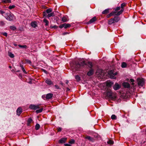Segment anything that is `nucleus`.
<instances>
[{"label":"nucleus","mask_w":146,"mask_h":146,"mask_svg":"<svg viewBox=\"0 0 146 146\" xmlns=\"http://www.w3.org/2000/svg\"><path fill=\"white\" fill-rule=\"evenodd\" d=\"M87 65L88 66L91 68L93 66L92 63L89 62L87 63H86L84 61L78 62V61H75L74 63L73 64L72 66L73 70L74 71H80L82 68Z\"/></svg>","instance_id":"f257e3e1"},{"label":"nucleus","mask_w":146,"mask_h":146,"mask_svg":"<svg viewBox=\"0 0 146 146\" xmlns=\"http://www.w3.org/2000/svg\"><path fill=\"white\" fill-rule=\"evenodd\" d=\"M4 17L7 20L9 21H11L14 18L13 15L10 12L9 13H6Z\"/></svg>","instance_id":"f03ea898"},{"label":"nucleus","mask_w":146,"mask_h":146,"mask_svg":"<svg viewBox=\"0 0 146 146\" xmlns=\"http://www.w3.org/2000/svg\"><path fill=\"white\" fill-rule=\"evenodd\" d=\"M121 9L120 7H117L114 9V11L113 12H115L114 14L115 16H118L121 15L123 11V9H121L119 11H118L119 10Z\"/></svg>","instance_id":"7ed1b4c3"},{"label":"nucleus","mask_w":146,"mask_h":146,"mask_svg":"<svg viewBox=\"0 0 146 146\" xmlns=\"http://www.w3.org/2000/svg\"><path fill=\"white\" fill-rule=\"evenodd\" d=\"M108 74L110 75L111 78L113 79H116V78L115 76L117 74L116 72H114L113 70H111L108 72Z\"/></svg>","instance_id":"20e7f679"},{"label":"nucleus","mask_w":146,"mask_h":146,"mask_svg":"<svg viewBox=\"0 0 146 146\" xmlns=\"http://www.w3.org/2000/svg\"><path fill=\"white\" fill-rule=\"evenodd\" d=\"M137 82L139 87H143L144 84V80L143 79L138 78L137 80Z\"/></svg>","instance_id":"39448f33"},{"label":"nucleus","mask_w":146,"mask_h":146,"mask_svg":"<svg viewBox=\"0 0 146 146\" xmlns=\"http://www.w3.org/2000/svg\"><path fill=\"white\" fill-rule=\"evenodd\" d=\"M96 74L98 77L103 76L104 75L103 70L101 69H98L96 72Z\"/></svg>","instance_id":"423d86ee"},{"label":"nucleus","mask_w":146,"mask_h":146,"mask_svg":"<svg viewBox=\"0 0 146 146\" xmlns=\"http://www.w3.org/2000/svg\"><path fill=\"white\" fill-rule=\"evenodd\" d=\"M29 108L31 109L36 110L39 108V105H38L31 104L29 106Z\"/></svg>","instance_id":"0eeeda50"},{"label":"nucleus","mask_w":146,"mask_h":146,"mask_svg":"<svg viewBox=\"0 0 146 146\" xmlns=\"http://www.w3.org/2000/svg\"><path fill=\"white\" fill-rule=\"evenodd\" d=\"M112 91L111 90H109L107 91V96L109 97L110 98H115L116 96H114V97H112Z\"/></svg>","instance_id":"6e6552de"},{"label":"nucleus","mask_w":146,"mask_h":146,"mask_svg":"<svg viewBox=\"0 0 146 146\" xmlns=\"http://www.w3.org/2000/svg\"><path fill=\"white\" fill-rule=\"evenodd\" d=\"M120 88V85L117 83H116L113 87V89L115 90L119 89Z\"/></svg>","instance_id":"1a4fd4ad"},{"label":"nucleus","mask_w":146,"mask_h":146,"mask_svg":"<svg viewBox=\"0 0 146 146\" xmlns=\"http://www.w3.org/2000/svg\"><path fill=\"white\" fill-rule=\"evenodd\" d=\"M45 82L49 85H54L53 83L50 79H46Z\"/></svg>","instance_id":"9d476101"},{"label":"nucleus","mask_w":146,"mask_h":146,"mask_svg":"<svg viewBox=\"0 0 146 146\" xmlns=\"http://www.w3.org/2000/svg\"><path fill=\"white\" fill-rule=\"evenodd\" d=\"M94 70L92 69H91L87 73V75L89 76H90L94 74Z\"/></svg>","instance_id":"9b49d317"},{"label":"nucleus","mask_w":146,"mask_h":146,"mask_svg":"<svg viewBox=\"0 0 146 146\" xmlns=\"http://www.w3.org/2000/svg\"><path fill=\"white\" fill-rule=\"evenodd\" d=\"M53 96V94L51 93H49L46 95V98L47 99H49L51 98Z\"/></svg>","instance_id":"f8f14e48"},{"label":"nucleus","mask_w":146,"mask_h":146,"mask_svg":"<svg viewBox=\"0 0 146 146\" xmlns=\"http://www.w3.org/2000/svg\"><path fill=\"white\" fill-rule=\"evenodd\" d=\"M22 111V109L21 108H19L17 110V114L19 115Z\"/></svg>","instance_id":"ddd939ff"},{"label":"nucleus","mask_w":146,"mask_h":146,"mask_svg":"<svg viewBox=\"0 0 146 146\" xmlns=\"http://www.w3.org/2000/svg\"><path fill=\"white\" fill-rule=\"evenodd\" d=\"M96 20V17H93L91 19L90 21L88 23V24L91 23H93Z\"/></svg>","instance_id":"4468645a"},{"label":"nucleus","mask_w":146,"mask_h":146,"mask_svg":"<svg viewBox=\"0 0 146 146\" xmlns=\"http://www.w3.org/2000/svg\"><path fill=\"white\" fill-rule=\"evenodd\" d=\"M66 138H62L59 141V143H64L66 141Z\"/></svg>","instance_id":"2eb2a0df"},{"label":"nucleus","mask_w":146,"mask_h":146,"mask_svg":"<svg viewBox=\"0 0 146 146\" xmlns=\"http://www.w3.org/2000/svg\"><path fill=\"white\" fill-rule=\"evenodd\" d=\"M31 25L33 28H35L37 27V23L36 22H32L31 23Z\"/></svg>","instance_id":"dca6fc26"},{"label":"nucleus","mask_w":146,"mask_h":146,"mask_svg":"<svg viewBox=\"0 0 146 146\" xmlns=\"http://www.w3.org/2000/svg\"><path fill=\"white\" fill-rule=\"evenodd\" d=\"M123 86L125 88H129L130 87L129 84L127 82H124L123 84Z\"/></svg>","instance_id":"f3484780"},{"label":"nucleus","mask_w":146,"mask_h":146,"mask_svg":"<svg viewBox=\"0 0 146 146\" xmlns=\"http://www.w3.org/2000/svg\"><path fill=\"white\" fill-rule=\"evenodd\" d=\"M113 82L108 81L106 83V86L109 87H111L113 84Z\"/></svg>","instance_id":"a211bd4d"},{"label":"nucleus","mask_w":146,"mask_h":146,"mask_svg":"<svg viewBox=\"0 0 146 146\" xmlns=\"http://www.w3.org/2000/svg\"><path fill=\"white\" fill-rule=\"evenodd\" d=\"M86 138L88 139L90 141L93 142L94 141V139L89 136H87L86 137Z\"/></svg>","instance_id":"6ab92c4d"},{"label":"nucleus","mask_w":146,"mask_h":146,"mask_svg":"<svg viewBox=\"0 0 146 146\" xmlns=\"http://www.w3.org/2000/svg\"><path fill=\"white\" fill-rule=\"evenodd\" d=\"M115 23L117 22L120 19V18L118 17H116L113 18Z\"/></svg>","instance_id":"aec40b11"},{"label":"nucleus","mask_w":146,"mask_h":146,"mask_svg":"<svg viewBox=\"0 0 146 146\" xmlns=\"http://www.w3.org/2000/svg\"><path fill=\"white\" fill-rule=\"evenodd\" d=\"M115 13V12H113V11H112L107 16V18H109L110 17H111L112 16H113V15L114 16H115V14H114Z\"/></svg>","instance_id":"412c9836"},{"label":"nucleus","mask_w":146,"mask_h":146,"mask_svg":"<svg viewBox=\"0 0 146 146\" xmlns=\"http://www.w3.org/2000/svg\"><path fill=\"white\" fill-rule=\"evenodd\" d=\"M18 46L20 48L23 49H26L28 48L26 45H22L20 44H19Z\"/></svg>","instance_id":"4be33fe9"},{"label":"nucleus","mask_w":146,"mask_h":146,"mask_svg":"<svg viewBox=\"0 0 146 146\" xmlns=\"http://www.w3.org/2000/svg\"><path fill=\"white\" fill-rule=\"evenodd\" d=\"M114 23H115V22L113 18L110 19L108 21V24L109 25H111Z\"/></svg>","instance_id":"5701e85b"},{"label":"nucleus","mask_w":146,"mask_h":146,"mask_svg":"<svg viewBox=\"0 0 146 146\" xmlns=\"http://www.w3.org/2000/svg\"><path fill=\"white\" fill-rule=\"evenodd\" d=\"M127 65V64L124 62H122L121 64V66L122 68H124L126 67Z\"/></svg>","instance_id":"b1692460"},{"label":"nucleus","mask_w":146,"mask_h":146,"mask_svg":"<svg viewBox=\"0 0 146 146\" xmlns=\"http://www.w3.org/2000/svg\"><path fill=\"white\" fill-rule=\"evenodd\" d=\"M43 21L45 23V25L47 26L49 24L48 21L46 19H44L43 20Z\"/></svg>","instance_id":"393cba45"},{"label":"nucleus","mask_w":146,"mask_h":146,"mask_svg":"<svg viewBox=\"0 0 146 146\" xmlns=\"http://www.w3.org/2000/svg\"><path fill=\"white\" fill-rule=\"evenodd\" d=\"M109 12V9H107L104 10L102 12V14H106Z\"/></svg>","instance_id":"a878e982"},{"label":"nucleus","mask_w":146,"mask_h":146,"mask_svg":"<svg viewBox=\"0 0 146 146\" xmlns=\"http://www.w3.org/2000/svg\"><path fill=\"white\" fill-rule=\"evenodd\" d=\"M54 13L53 12L50 13L48 14L47 15V17L48 18H49L51 17H53L54 16Z\"/></svg>","instance_id":"bb28decb"},{"label":"nucleus","mask_w":146,"mask_h":146,"mask_svg":"<svg viewBox=\"0 0 146 146\" xmlns=\"http://www.w3.org/2000/svg\"><path fill=\"white\" fill-rule=\"evenodd\" d=\"M64 24H65L64 25V28L65 29H66L67 28L70 27L71 26V25L70 24H66V23H64Z\"/></svg>","instance_id":"cd10ccee"},{"label":"nucleus","mask_w":146,"mask_h":146,"mask_svg":"<svg viewBox=\"0 0 146 146\" xmlns=\"http://www.w3.org/2000/svg\"><path fill=\"white\" fill-rule=\"evenodd\" d=\"M62 21L63 22H65L68 21V19L65 17H63L62 18Z\"/></svg>","instance_id":"c85d7f7f"},{"label":"nucleus","mask_w":146,"mask_h":146,"mask_svg":"<svg viewBox=\"0 0 146 146\" xmlns=\"http://www.w3.org/2000/svg\"><path fill=\"white\" fill-rule=\"evenodd\" d=\"M32 120L31 118H29L27 120V125H29L30 123L32 122Z\"/></svg>","instance_id":"c756f323"},{"label":"nucleus","mask_w":146,"mask_h":146,"mask_svg":"<svg viewBox=\"0 0 146 146\" xmlns=\"http://www.w3.org/2000/svg\"><path fill=\"white\" fill-rule=\"evenodd\" d=\"M2 2L3 3H11V0H2Z\"/></svg>","instance_id":"7c9ffc66"},{"label":"nucleus","mask_w":146,"mask_h":146,"mask_svg":"<svg viewBox=\"0 0 146 146\" xmlns=\"http://www.w3.org/2000/svg\"><path fill=\"white\" fill-rule=\"evenodd\" d=\"M52 11V10L51 9H47L46 10V12L47 14H48L50 13Z\"/></svg>","instance_id":"2f4dec72"},{"label":"nucleus","mask_w":146,"mask_h":146,"mask_svg":"<svg viewBox=\"0 0 146 146\" xmlns=\"http://www.w3.org/2000/svg\"><path fill=\"white\" fill-rule=\"evenodd\" d=\"M43 109L42 108H41L40 109H39V110H37L36 111V112L37 113H40V112H41L42 110H43Z\"/></svg>","instance_id":"473e14b6"},{"label":"nucleus","mask_w":146,"mask_h":146,"mask_svg":"<svg viewBox=\"0 0 146 146\" xmlns=\"http://www.w3.org/2000/svg\"><path fill=\"white\" fill-rule=\"evenodd\" d=\"M21 68L22 69V70L23 71V72L25 74H26L27 73V72H26V71L25 70L24 67H23V65H21Z\"/></svg>","instance_id":"72a5a7b5"},{"label":"nucleus","mask_w":146,"mask_h":146,"mask_svg":"<svg viewBox=\"0 0 146 146\" xmlns=\"http://www.w3.org/2000/svg\"><path fill=\"white\" fill-rule=\"evenodd\" d=\"M40 127V126L38 124H36L35 126V129L36 130H38L39 129Z\"/></svg>","instance_id":"f704fd0d"},{"label":"nucleus","mask_w":146,"mask_h":146,"mask_svg":"<svg viewBox=\"0 0 146 146\" xmlns=\"http://www.w3.org/2000/svg\"><path fill=\"white\" fill-rule=\"evenodd\" d=\"M107 143L111 145H113L114 143V142L112 140H109L107 142Z\"/></svg>","instance_id":"c9c22d12"},{"label":"nucleus","mask_w":146,"mask_h":146,"mask_svg":"<svg viewBox=\"0 0 146 146\" xmlns=\"http://www.w3.org/2000/svg\"><path fill=\"white\" fill-rule=\"evenodd\" d=\"M9 55L10 57L11 58H13L14 57V55L11 52H9Z\"/></svg>","instance_id":"e433bc0d"},{"label":"nucleus","mask_w":146,"mask_h":146,"mask_svg":"<svg viewBox=\"0 0 146 146\" xmlns=\"http://www.w3.org/2000/svg\"><path fill=\"white\" fill-rule=\"evenodd\" d=\"M25 60L26 61V63L31 64V62L30 60L29 59H26Z\"/></svg>","instance_id":"4c0bfd02"},{"label":"nucleus","mask_w":146,"mask_h":146,"mask_svg":"<svg viewBox=\"0 0 146 146\" xmlns=\"http://www.w3.org/2000/svg\"><path fill=\"white\" fill-rule=\"evenodd\" d=\"M111 119H116L117 117L115 115H112L111 117Z\"/></svg>","instance_id":"58836bf2"},{"label":"nucleus","mask_w":146,"mask_h":146,"mask_svg":"<svg viewBox=\"0 0 146 146\" xmlns=\"http://www.w3.org/2000/svg\"><path fill=\"white\" fill-rule=\"evenodd\" d=\"M75 78L78 81H79L80 80V78L79 76L78 75L76 76L75 77Z\"/></svg>","instance_id":"ea45409f"},{"label":"nucleus","mask_w":146,"mask_h":146,"mask_svg":"<svg viewBox=\"0 0 146 146\" xmlns=\"http://www.w3.org/2000/svg\"><path fill=\"white\" fill-rule=\"evenodd\" d=\"M15 7V5H10L9 7V9H12L14 8Z\"/></svg>","instance_id":"a19ab883"},{"label":"nucleus","mask_w":146,"mask_h":146,"mask_svg":"<svg viewBox=\"0 0 146 146\" xmlns=\"http://www.w3.org/2000/svg\"><path fill=\"white\" fill-rule=\"evenodd\" d=\"M69 142L71 144H74L75 142V141L73 139H72L69 141Z\"/></svg>","instance_id":"79ce46f5"},{"label":"nucleus","mask_w":146,"mask_h":146,"mask_svg":"<svg viewBox=\"0 0 146 146\" xmlns=\"http://www.w3.org/2000/svg\"><path fill=\"white\" fill-rule=\"evenodd\" d=\"M58 27L56 25H54L53 26L51 25L50 26V28L51 29L54 28V29H56Z\"/></svg>","instance_id":"37998d69"},{"label":"nucleus","mask_w":146,"mask_h":146,"mask_svg":"<svg viewBox=\"0 0 146 146\" xmlns=\"http://www.w3.org/2000/svg\"><path fill=\"white\" fill-rule=\"evenodd\" d=\"M125 5V3H123L121 4V9H123V8Z\"/></svg>","instance_id":"c03bdc74"},{"label":"nucleus","mask_w":146,"mask_h":146,"mask_svg":"<svg viewBox=\"0 0 146 146\" xmlns=\"http://www.w3.org/2000/svg\"><path fill=\"white\" fill-rule=\"evenodd\" d=\"M5 25V23L3 21H0V26H3Z\"/></svg>","instance_id":"a18cd8bd"},{"label":"nucleus","mask_w":146,"mask_h":146,"mask_svg":"<svg viewBox=\"0 0 146 146\" xmlns=\"http://www.w3.org/2000/svg\"><path fill=\"white\" fill-rule=\"evenodd\" d=\"M5 13V12L1 10H0V14H1L3 16V14Z\"/></svg>","instance_id":"49530a36"},{"label":"nucleus","mask_w":146,"mask_h":146,"mask_svg":"<svg viewBox=\"0 0 146 146\" xmlns=\"http://www.w3.org/2000/svg\"><path fill=\"white\" fill-rule=\"evenodd\" d=\"M47 14L46 11H44L43 12V15L44 17H46Z\"/></svg>","instance_id":"de8ad7c7"},{"label":"nucleus","mask_w":146,"mask_h":146,"mask_svg":"<svg viewBox=\"0 0 146 146\" xmlns=\"http://www.w3.org/2000/svg\"><path fill=\"white\" fill-rule=\"evenodd\" d=\"M10 29L13 30H15L16 29L15 27L13 26H11L10 27Z\"/></svg>","instance_id":"09e8293b"},{"label":"nucleus","mask_w":146,"mask_h":146,"mask_svg":"<svg viewBox=\"0 0 146 146\" xmlns=\"http://www.w3.org/2000/svg\"><path fill=\"white\" fill-rule=\"evenodd\" d=\"M134 80L133 79H130V81L131 82H132L131 84L132 85H133L134 84V83H133V82H134Z\"/></svg>","instance_id":"8fccbe9b"},{"label":"nucleus","mask_w":146,"mask_h":146,"mask_svg":"<svg viewBox=\"0 0 146 146\" xmlns=\"http://www.w3.org/2000/svg\"><path fill=\"white\" fill-rule=\"evenodd\" d=\"M64 25H65V24H63L60 25L59 26V27L60 28H62L63 27H64Z\"/></svg>","instance_id":"3c124183"},{"label":"nucleus","mask_w":146,"mask_h":146,"mask_svg":"<svg viewBox=\"0 0 146 146\" xmlns=\"http://www.w3.org/2000/svg\"><path fill=\"white\" fill-rule=\"evenodd\" d=\"M2 34H3V35L4 36H7V33H6V32H5V33H2Z\"/></svg>","instance_id":"603ef678"},{"label":"nucleus","mask_w":146,"mask_h":146,"mask_svg":"<svg viewBox=\"0 0 146 146\" xmlns=\"http://www.w3.org/2000/svg\"><path fill=\"white\" fill-rule=\"evenodd\" d=\"M57 129L58 132L62 130V128L61 127H58Z\"/></svg>","instance_id":"864d4df0"},{"label":"nucleus","mask_w":146,"mask_h":146,"mask_svg":"<svg viewBox=\"0 0 146 146\" xmlns=\"http://www.w3.org/2000/svg\"><path fill=\"white\" fill-rule=\"evenodd\" d=\"M55 88L56 89H59V87L57 85H55Z\"/></svg>","instance_id":"5fc2aeb1"},{"label":"nucleus","mask_w":146,"mask_h":146,"mask_svg":"<svg viewBox=\"0 0 146 146\" xmlns=\"http://www.w3.org/2000/svg\"><path fill=\"white\" fill-rule=\"evenodd\" d=\"M43 72H44V73H45L46 74H47L48 73V72L45 70L43 69L42 70Z\"/></svg>","instance_id":"6e6d98bb"},{"label":"nucleus","mask_w":146,"mask_h":146,"mask_svg":"<svg viewBox=\"0 0 146 146\" xmlns=\"http://www.w3.org/2000/svg\"><path fill=\"white\" fill-rule=\"evenodd\" d=\"M66 146H71V145L69 144H66L64 145Z\"/></svg>","instance_id":"4d7b16f0"},{"label":"nucleus","mask_w":146,"mask_h":146,"mask_svg":"<svg viewBox=\"0 0 146 146\" xmlns=\"http://www.w3.org/2000/svg\"><path fill=\"white\" fill-rule=\"evenodd\" d=\"M68 33L67 32H65L63 33V35H65Z\"/></svg>","instance_id":"13d9d810"},{"label":"nucleus","mask_w":146,"mask_h":146,"mask_svg":"<svg viewBox=\"0 0 146 146\" xmlns=\"http://www.w3.org/2000/svg\"><path fill=\"white\" fill-rule=\"evenodd\" d=\"M69 90H70V89H69L68 88H67V90H66V91H68Z\"/></svg>","instance_id":"bf43d9fd"},{"label":"nucleus","mask_w":146,"mask_h":146,"mask_svg":"<svg viewBox=\"0 0 146 146\" xmlns=\"http://www.w3.org/2000/svg\"><path fill=\"white\" fill-rule=\"evenodd\" d=\"M13 44L15 46H17V45L16 44Z\"/></svg>","instance_id":"052dcab7"},{"label":"nucleus","mask_w":146,"mask_h":146,"mask_svg":"<svg viewBox=\"0 0 146 146\" xmlns=\"http://www.w3.org/2000/svg\"><path fill=\"white\" fill-rule=\"evenodd\" d=\"M68 81H67L66 82V84H68Z\"/></svg>","instance_id":"680f3d73"},{"label":"nucleus","mask_w":146,"mask_h":146,"mask_svg":"<svg viewBox=\"0 0 146 146\" xmlns=\"http://www.w3.org/2000/svg\"><path fill=\"white\" fill-rule=\"evenodd\" d=\"M9 68H11V66H9Z\"/></svg>","instance_id":"e2e57ef3"},{"label":"nucleus","mask_w":146,"mask_h":146,"mask_svg":"<svg viewBox=\"0 0 146 146\" xmlns=\"http://www.w3.org/2000/svg\"><path fill=\"white\" fill-rule=\"evenodd\" d=\"M70 65L71 66H72V64H70Z\"/></svg>","instance_id":"0e129e2a"}]
</instances>
